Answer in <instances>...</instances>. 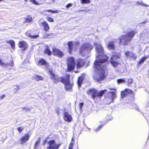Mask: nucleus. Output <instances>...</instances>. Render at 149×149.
Wrapping results in <instances>:
<instances>
[{
    "label": "nucleus",
    "instance_id": "nucleus-1",
    "mask_svg": "<svg viewBox=\"0 0 149 149\" xmlns=\"http://www.w3.org/2000/svg\"><path fill=\"white\" fill-rule=\"evenodd\" d=\"M95 49L98 56L94 63V67L95 71L98 73L99 77H95L94 79L97 82L103 80L106 77L105 70L106 66L103 65L102 63L107 61L109 57L104 54V49L101 45L96 44Z\"/></svg>",
    "mask_w": 149,
    "mask_h": 149
},
{
    "label": "nucleus",
    "instance_id": "nucleus-2",
    "mask_svg": "<svg viewBox=\"0 0 149 149\" xmlns=\"http://www.w3.org/2000/svg\"><path fill=\"white\" fill-rule=\"evenodd\" d=\"M49 72L50 78L53 80L54 84H57L58 82H61L64 84V88L66 91H72L74 83L70 82V74H66L64 76L58 77V75L54 72L52 69L51 68L49 69Z\"/></svg>",
    "mask_w": 149,
    "mask_h": 149
},
{
    "label": "nucleus",
    "instance_id": "nucleus-3",
    "mask_svg": "<svg viewBox=\"0 0 149 149\" xmlns=\"http://www.w3.org/2000/svg\"><path fill=\"white\" fill-rule=\"evenodd\" d=\"M67 68V71L69 72L73 71L75 69L76 64V67L77 69L81 68L85 64V62L83 59L79 58L76 60V63L75 59L73 57H69L66 59Z\"/></svg>",
    "mask_w": 149,
    "mask_h": 149
},
{
    "label": "nucleus",
    "instance_id": "nucleus-4",
    "mask_svg": "<svg viewBox=\"0 0 149 149\" xmlns=\"http://www.w3.org/2000/svg\"><path fill=\"white\" fill-rule=\"evenodd\" d=\"M135 34V32L132 31L127 32L125 35H122L119 38V43L123 46L127 45L128 42L132 39Z\"/></svg>",
    "mask_w": 149,
    "mask_h": 149
},
{
    "label": "nucleus",
    "instance_id": "nucleus-5",
    "mask_svg": "<svg viewBox=\"0 0 149 149\" xmlns=\"http://www.w3.org/2000/svg\"><path fill=\"white\" fill-rule=\"evenodd\" d=\"M106 91V90L104 89L99 91L95 88H92L88 90L87 92L88 94L91 95V98L95 100L97 97L100 98L102 97Z\"/></svg>",
    "mask_w": 149,
    "mask_h": 149
},
{
    "label": "nucleus",
    "instance_id": "nucleus-6",
    "mask_svg": "<svg viewBox=\"0 0 149 149\" xmlns=\"http://www.w3.org/2000/svg\"><path fill=\"white\" fill-rule=\"evenodd\" d=\"M93 47V46L90 43H83L79 49V53L80 54L83 55L86 51L88 52L91 51Z\"/></svg>",
    "mask_w": 149,
    "mask_h": 149
},
{
    "label": "nucleus",
    "instance_id": "nucleus-7",
    "mask_svg": "<svg viewBox=\"0 0 149 149\" xmlns=\"http://www.w3.org/2000/svg\"><path fill=\"white\" fill-rule=\"evenodd\" d=\"M129 94L132 95L133 98H134L135 93L134 91L129 88H125L124 90L122 91L121 92L120 96L123 99L124 97H126Z\"/></svg>",
    "mask_w": 149,
    "mask_h": 149
},
{
    "label": "nucleus",
    "instance_id": "nucleus-8",
    "mask_svg": "<svg viewBox=\"0 0 149 149\" xmlns=\"http://www.w3.org/2000/svg\"><path fill=\"white\" fill-rule=\"evenodd\" d=\"M52 53L54 56L60 58L62 57L64 55L63 52L60 49L55 48L52 49Z\"/></svg>",
    "mask_w": 149,
    "mask_h": 149
},
{
    "label": "nucleus",
    "instance_id": "nucleus-9",
    "mask_svg": "<svg viewBox=\"0 0 149 149\" xmlns=\"http://www.w3.org/2000/svg\"><path fill=\"white\" fill-rule=\"evenodd\" d=\"M18 47L22 49V51H24L27 48L28 46V43L24 40L20 41L18 44Z\"/></svg>",
    "mask_w": 149,
    "mask_h": 149
},
{
    "label": "nucleus",
    "instance_id": "nucleus-10",
    "mask_svg": "<svg viewBox=\"0 0 149 149\" xmlns=\"http://www.w3.org/2000/svg\"><path fill=\"white\" fill-rule=\"evenodd\" d=\"M48 144L49 146L47 147L48 149H58L60 146V144H56L54 140H49Z\"/></svg>",
    "mask_w": 149,
    "mask_h": 149
},
{
    "label": "nucleus",
    "instance_id": "nucleus-11",
    "mask_svg": "<svg viewBox=\"0 0 149 149\" xmlns=\"http://www.w3.org/2000/svg\"><path fill=\"white\" fill-rule=\"evenodd\" d=\"M111 95L110 96H108L106 98V100L108 104H109L113 102L114 99L116 97V95L114 92H111Z\"/></svg>",
    "mask_w": 149,
    "mask_h": 149
},
{
    "label": "nucleus",
    "instance_id": "nucleus-12",
    "mask_svg": "<svg viewBox=\"0 0 149 149\" xmlns=\"http://www.w3.org/2000/svg\"><path fill=\"white\" fill-rule=\"evenodd\" d=\"M85 77V74L82 73L81 76L78 77L77 80V84L79 87H81V85L83 83V81Z\"/></svg>",
    "mask_w": 149,
    "mask_h": 149
},
{
    "label": "nucleus",
    "instance_id": "nucleus-13",
    "mask_svg": "<svg viewBox=\"0 0 149 149\" xmlns=\"http://www.w3.org/2000/svg\"><path fill=\"white\" fill-rule=\"evenodd\" d=\"M63 119L65 121L70 122L72 121V116L68 112L66 111L64 113Z\"/></svg>",
    "mask_w": 149,
    "mask_h": 149
},
{
    "label": "nucleus",
    "instance_id": "nucleus-14",
    "mask_svg": "<svg viewBox=\"0 0 149 149\" xmlns=\"http://www.w3.org/2000/svg\"><path fill=\"white\" fill-rule=\"evenodd\" d=\"M109 120L107 119L104 121H100V122L101 123V124L98 126L96 129L95 130V131L96 132L100 130L102 128V127L109 121Z\"/></svg>",
    "mask_w": 149,
    "mask_h": 149
},
{
    "label": "nucleus",
    "instance_id": "nucleus-15",
    "mask_svg": "<svg viewBox=\"0 0 149 149\" xmlns=\"http://www.w3.org/2000/svg\"><path fill=\"white\" fill-rule=\"evenodd\" d=\"M67 45L68 49V52L69 54H71L73 49V42L71 41H69L67 42Z\"/></svg>",
    "mask_w": 149,
    "mask_h": 149
},
{
    "label": "nucleus",
    "instance_id": "nucleus-16",
    "mask_svg": "<svg viewBox=\"0 0 149 149\" xmlns=\"http://www.w3.org/2000/svg\"><path fill=\"white\" fill-rule=\"evenodd\" d=\"M38 65L39 66L48 65L49 63L43 58H42L39 59L37 63Z\"/></svg>",
    "mask_w": 149,
    "mask_h": 149
},
{
    "label": "nucleus",
    "instance_id": "nucleus-17",
    "mask_svg": "<svg viewBox=\"0 0 149 149\" xmlns=\"http://www.w3.org/2000/svg\"><path fill=\"white\" fill-rule=\"evenodd\" d=\"M14 65L13 61H10L9 63H6L5 64L3 62L2 60L0 59V65L1 66L4 65L5 67H13Z\"/></svg>",
    "mask_w": 149,
    "mask_h": 149
},
{
    "label": "nucleus",
    "instance_id": "nucleus-18",
    "mask_svg": "<svg viewBox=\"0 0 149 149\" xmlns=\"http://www.w3.org/2000/svg\"><path fill=\"white\" fill-rule=\"evenodd\" d=\"M107 47L110 50H115L114 42L113 41L109 42L107 45Z\"/></svg>",
    "mask_w": 149,
    "mask_h": 149
},
{
    "label": "nucleus",
    "instance_id": "nucleus-19",
    "mask_svg": "<svg viewBox=\"0 0 149 149\" xmlns=\"http://www.w3.org/2000/svg\"><path fill=\"white\" fill-rule=\"evenodd\" d=\"M41 24L42 25V26L43 27L45 30L47 31L50 28L49 24L46 21H44L41 23Z\"/></svg>",
    "mask_w": 149,
    "mask_h": 149
},
{
    "label": "nucleus",
    "instance_id": "nucleus-20",
    "mask_svg": "<svg viewBox=\"0 0 149 149\" xmlns=\"http://www.w3.org/2000/svg\"><path fill=\"white\" fill-rule=\"evenodd\" d=\"M44 53L45 54H47L48 56H50L52 54L51 51L50 50L49 47L47 45L46 46Z\"/></svg>",
    "mask_w": 149,
    "mask_h": 149
},
{
    "label": "nucleus",
    "instance_id": "nucleus-21",
    "mask_svg": "<svg viewBox=\"0 0 149 149\" xmlns=\"http://www.w3.org/2000/svg\"><path fill=\"white\" fill-rule=\"evenodd\" d=\"M6 42L10 45L11 47L13 50L15 49V41L13 40H10L6 41Z\"/></svg>",
    "mask_w": 149,
    "mask_h": 149
},
{
    "label": "nucleus",
    "instance_id": "nucleus-22",
    "mask_svg": "<svg viewBox=\"0 0 149 149\" xmlns=\"http://www.w3.org/2000/svg\"><path fill=\"white\" fill-rule=\"evenodd\" d=\"M149 56H146L142 57L138 62V65H139L143 63L144 61Z\"/></svg>",
    "mask_w": 149,
    "mask_h": 149
},
{
    "label": "nucleus",
    "instance_id": "nucleus-23",
    "mask_svg": "<svg viewBox=\"0 0 149 149\" xmlns=\"http://www.w3.org/2000/svg\"><path fill=\"white\" fill-rule=\"evenodd\" d=\"M33 79L35 80L36 81H38L40 80H42L43 79V78L41 76L38 75H36L34 77Z\"/></svg>",
    "mask_w": 149,
    "mask_h": 149
},
{
    "label": "nucleus",
    "instance_id": "nucleus-24",
    "mask_svg": "<svg viewBox=\"0 0 149 149\" xmlns=\"http://www.w3.org/2000/svg\"><path fill=\"white\" fill-rule=\"evenodd\" d=\"M110 62L112 66L115 68L117 67L118 65L120 64L118 61H115L110 60Z\"/></svg>",
    "mask_w": 149,
    "mask_h": 149
},
{
    "label": "nucleus",
    "instance_id": "nucleus-25",
    "mask_svg": "<svg viewBox=\"0 0 149 149\" xmlns=\"http://www.w3.org/2000/svg\"><path fill=\"white\" fill-rule=\"evenodd\" d=\"M120 58V55H113L111 58L110 60L116 61Z\"/></svg>",
    "mask_w": 149,
    "mask_h": 149
},
{
    "label": "nucleus",
    "instance_id": "nucleus-26",
    "mask_svg": "<svg viewBox=\"0 0 149 149\" xmlns=\"http://www.w3.org/2000/svg\"><path fill=\"white\" fill-rule=\"evenodd\" d=\"M30 134L29 133L25 134L22 137L21 140H28L30 136Z\"/></svg>",
    "mask_w": 149,
    "mask_h": 149
},
{
    "label": "nucleus",
    "instance_id": "nucleus-27",
    "mask_svg": "<svg viewBox=\"0 0 149 149\" xmlns=\"http://www.w3.org/2000/svg\"><path fill=\"white\" fill-rule=\"evenodd\" d=\"M131 54L129 58L131 59L134 60H136L137 58V56L133 53H132Z\"/></svg>",
    "mask_w": 149,
    "mask_h": 149
},
{
    "label": "nucleus",
    "instance_id": "nucleus-28",
    "mask_svg": "<svg viewBox=\"0 0 149 149\" xmlns=\"http://www.w3.org/2000/svg\"><path fill=\"white\" fill-rule=\"evenodd\" d=\"M45 12H48L49 13H58V11L57 10H53L51 9H48L47 10H44Z\"/></svg>",
    "mask_w": 149,
    "mask_h": 149
},
{
    "label": "nucleus",
    "instance_id": "nucleus-29",
    "mask_svg": "<svg viewBox=\"0 0 149 149\" xmlns=\"http://www.w3.org/2000/svg\"><path fill=\"white\" fill-rule=\"evenodd\" d=\"M117 81L118 84H120L122 83H125V80L124 79H117Z\"/></svg>",
    "mask_w": 149,
    "mask_h": 149
},
{
    "label": "nucleus",
    "instance_id": "nucleus-30",
    "mask_svg": "<svg viewBox=\"0 0 149 149\" xmlns=\"http://www.w3.org/2000/svg\"><path fill=\"white\" fill-rule=\"evenodd\" d=\"M32 21V18L31 17L28 16L27 18H26V20L24 22L25 23H29Z\"/></svg>",
    "mask_w": 149,
    "mask_h": 149
},
{
    "label": "nucleus",
    "instance_id": "nucleus-31",
    "mask_svg": "<svg viewBox=\"0 0 149 149\" xmlns=\"http://www.w3.org/2000/svg\"><path fill=\"white\" fill-rule=\"evenodd\" d=\"M80 2L81 4H88L91 2L90 0H80Z\"/></svg>",
    "mask_w": 149,
    "mask_h": 149
},
{
    "label": "nucleus",
    "instance_id": "nucleus-32",
    "mask_svg": "<svg viewBox=\"0 0 149 149\" xmlns=\"http://www.w3.org/2000/svg\"><path fill=\"white\" fill-rule=\"evenodd\" d=\"M133 80L132 78H130L128 79L127 83L128 84V86H129L130 84H131L133 82Z\"/></svg>",
    "mask_w": 149,
    "mask_h": 149
},
{
    "label": "nucleus",
    "instance_id": "nucleus-33",
    "mask_svg": "<svg viewBox=\"0 0 149 149\" xmlns=\"http://www.w3.org/2000/svg\"><path fill=\"white\" fill-rule=\"evenodd\" d=\"M47 20L49 22H54V19L51 17L47 16L46 17Z\"/></svg>",
    "mask_w": 149,
    "mask_h": 149
},
{
    "label": "nucleus",
    "instance_id": "nucleus-34",
    "mask_svg": "<svg viewBox=\"0 0 149 149\" xmlns=\"http://www.w3.org/2000/svg\"><path fill=\"white\" fill-rule=\"evenodd\" d=\"M30 1L32 3L36 5H39L37 1H36L35 0H30Z\"/></svg>",
    "mask_w": 149,
    "mask_h": 149
},
{
    "label": "nucleus",
    "instance_id": "nucleus-35",
    "mask_svg": "<svg viewBox=\"0 0 149 149\" xmlns=\"http://www.w3.org/2000/svg\"><path fill=\"white\" fill-rule=\"evenodd\" d=\"M132 53L131 52H130L129 51H127L126 52L125 54L126 56L127 57H129L130 56V55Z\"/></svg>",
    "mask_w": 149,
    "mask_h": 149
},
{
    "label": "nucleus",
    "instance_id": "nucleus-36",
    "mask_svg": "<svg viewBox=\"0 0 149 149\" xmlns=\"http://www.w3.org/2000/svg\"><path fill=\"white\" fill-rule=\"evenodd\" d=\"M26 36L30 38L31 35L30 31H28L26 33Z\"/></svg>",
    "mask_w": 149,
    "mask_h": 149
},
{
    "label": "nucleus",
    "instance_id": "nucleus-37",
    "mask_svg": "<svg viewBox=\"0 0 149 149\" xmlns=\"http://www.w3.org/2000/svg\"><path fill=\"white\" fill-rule=\"evenodd\" d=\"M39 35H32L31 36L30 38L31 39H36L37 38L39 37Z\"/></svg>",
    "mask_w": 149,
    "mask_h": 149
},
{
    "label": "nucleus",
    "instance_id": "nucleus-38",
    "mask_svg": "<svg viewBox=\"0 0 149 149\" xmlns=\"http://www.w3.org/2000/svg\"><path fill=\"white\" fill-rule=\"evenodd\" d=\"M22 109L23 110H25L26 111H30V109L29 108H27L26 107H23L22 108Z\"/></svg>",
    "mask_w": 149,
    "mask_h": 149
},
{
    "label": "nucleus",
    "instance_id": "nucleus-39",
    "mask_svg": "<svg viewBox=\"0 0 149 149\" xmlns=\"http://www.w3.org/2000/svg\"><path fill=\"white\" fill-rule=\"evenodd\" d=\"M17 129L19 133H20L23 130V129L21 127H18L17 128Z\"/></svg>",
    "mask_w": 149,
    "mask_h": 149
},
{
    "label": "nucleus",
    "instance_id": "nucleus-40",
    "mask_svg": "<svg viewBox=\"0 0 149 149\" xmlns=\"http://www.w3.org/2000/svg\"><path fill=\"white\" fill-rule=\"evenodd\" d=\"M72 6V3H69L66 5V8H69L70 7H71Z\"/></svg>",
    "mask_w": 149,
    "mask_h": 149
},
{
    "label": "nucleus",
    "instance_id": "nucleus-41",
    "mask_svg": "<svg viewBox=\"0 0 149 149\" xmlns=\"http://www.w3.org/2000/svg\"><path fill=\"white\" fill-rule=\"evenodd\" d=\"M73 143H71L69 146V149H72Z\"/></svg>",
    "mask_w": 149,
    "mask_h": 149
},
{
    "label": "nucleus",
    "instance_id": "nucleus-42",
    "mask_svg": "<svg viewBox=\"0 0 149 149\" xmlns=\"http://www.w3.org/2000/svg\"><path fill=\"white\" fill-rule=\"evenodd\" d=\"M84 104L83 102L80 103L79 104V107L81 109L82 107L83 106Z\"/></svg>",
    "mask_w": 149,
    "mask_h": 149
},
{
    "label": "nucleus",
    "instance_id": "nucleus-43",
    "mask_svg": "<svg viewBox=\"0 0 149 149\" xmlns=\"http://www.w3.org/2000/svg\"><path fill=\"white\" fill-rule=\"evenodd\" d=\"M39 141H37L36 142V144L35 145V148H36L37 146L38 145L39 143Z\"/></svg>",
    "mask_w": 149,
    "mask_h": 149
},
{
    "label": "nucleus",
    "instance_id": "nucleus-44",
    "mask_svg": "<svg viewBox=\"0 0 149 149\" xmlns=\"http://www.w3.org/2000/svg\"><path fill=\"white\" fill-rule=\"evenodd\" d=\"M6 95L4 94L1 95L0 96V100L2 99L5 97Z\"/></svg>",
    "mask_w": 149,
    "mask_h": 149
},
{
    "label": "nucleus",
    "instance_id": "nucleus-45",
    "mask_svg": "<svg viewBox=\"0 0 149 149\" xmlns=\"http://www.w3.org/2000/svg\"><path fill=\"white\" fill-rule=\"evenodd\" d=\"M56 112L58 114V115H59L60 113V110L59 109H57L56 110Z\"/></svg>",
    "mask_w": 149,
    "mask_h": 149
},
{
    "label": "nucleus",
    "instance_id": "nucleus-46",
    "mask_svg": "<svg viewBox=\"0 0 149 149\" xmlns=\"http://www.w3.org/2000/svg\"><path fill=\"white\" fill-rule=\"evenodd\" d=\"M26 140H21V144H23L24 143H26Z\"/></svg>",
    "mask_w": 149,
    "mask_h": 149
},
{
    "label": "nucleus",
    "instance_id": "nucleus-47",
    "mask_svg": "<svg viewBox=\"0 0 149 149\" xmlns=\"http://www.w3.org/2000/svg\"><path fill=\"white\" fill-rule=\"evenodd\" d=\"M19 89V86H17V88H15V89L16 90V91H17Z\"/></svg>",
    "mask_w": 149,
    "mask_h": 149
},
{
    "label": "nucleus",
    "instance_id": "nucleus-48",
    "mask_svg": "<svg viewBox=\"0 0 149 149\" xmlns=\"http://www.w3.org/2000/svg\"><path fill=\"white\" fill-rule=\"evenodd\" d=\"M46 140H45L44 142L43 143V145H45V144L46 143Z\"/></svg>",
    "mask_w": 149,
    "mask_h": 149
},
{
    "label": "nucleus",
    "instance_id": "nucleus-49",
    "mask_svg": "<svg viewBox=\"0 0 149 149\" xmlns=\"http://www.w3.org/2000/svg\"><path fill=\"white\" fill-rule=\"evenodd\" d=\"M75 43L76 44H77V45H78L79 44V42H76Z\"/></svg>",
    "mask_w": 149,
    "mask_h": 149
},
{
    "label": "nucleus",
    "instance_id": "nucleus-50",
    "mask_svg": "<svg viewBox=\"0 0 149 149\" xmlns=\"http://www.w3.org/2000/svg\"><path fill=\"white\" fill-rule=\"evenodd\" d=\"M74 72H75L76 73H77L79 72V71H75Z\"/></svg>",
    "mask_w": 149,
    "mask_h": 149
},
{
    "label": "nucleus",
    "instance_id": "nucleus-51",
    "mask_svg": "<svg viewBox=\"0 0 149 149\" xmlns=\"http://www.w3.org/2000/svg\"><path fill=\"white\" fill-rule=\"evenodd\" d=\"M24 1L25 2H27V1H28V0H24Z\"/></svg>",
    "mask_w": 149,
    "mask_h": 149
},
{
    "label": "nucleus",
    "instance_id": "nucleus-52",
    "mask_svg": "<svg viewBox=\"0 0 149 149\" xmlns=\"http://www.w3.org/2000/svg\"><path fill=\"white\" fill-rule=\"evenodd\" d=\"M3 0H0V1H3Z\"/></svg>",
    "mask_w": 149,
    "mask_h": 149
},
{
    "label": "nucleus",
    "instance_id": "nucleus-53",
    "mask_svg": "<svg viewBox=\"0 0 149 149\" xmlns=\"http://www.w3.org/2000/svg\"><path fill=\"white\" fill-rule=\"evenodd\" d=\"M73 138H72V140H73Z\"/></svg>",
    "mask_w": 149,
    "mask_h": 149
}]
</instances>
